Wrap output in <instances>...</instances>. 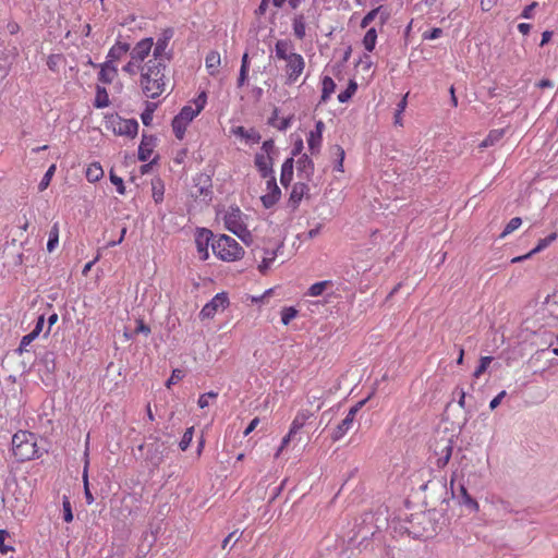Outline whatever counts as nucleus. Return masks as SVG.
<instances>
[{"mask_svg":"<svg viewBox=\"0 0 558 558\" xmlns=\"http://www.w3.org/2000/svg\"><path fill=\"white\" fill-rule=\"evenodd\" d=\"M535 305H526L521 315L523 330L533 329L538 324H548V320H558V293L547 295L539 310L534 312Z\"/></svg>","mask_w":558,"mask_h":558,"instance_id":"nucleus-1","label":"nucleus"},{"mask_svg":"<svg viewBox=\"0 0 558 558\" xmlns=\"http://www.w3.org/2000/svg\"><path fill=\"white\" fill-rule=\"evenodd\" d=\"M165 64L161 61H148L146 71L143 70L141 84L144 94L149 98H156L165 90Z\"/></svg>","mask_w":558,"mask_h":558,"instance_id":"nucleus-2","label":"nucleus"},{"mask_svg":"<svg viewBox=\"0 0 558 558\" xmlns=\"http://www.w3.org/2000/svg\"><path fill=\"white\" fill-rule=\"evenodd\" d=\"M13 454L19 461L37 458V446L34 434L20 430L12 437Z\"/></svg>","mask_w":558,"mask_h":558,"instance_id":"nucleus-3","label":"nucleus"},{"mask_svg":"<svg viewBox=\"0 0 558 558\" xmlns=\"http://www.w3.org/2000/svg\"><path fill=\"white\" fill-rule=\"evenodd\" d=\"M211 250L222 260H235L243 255L242 246L231 236L222 234L211 243Z\"/></svg>","mask_w":558,"mask_h":558,"instance_id":"nucleus-4","label":"nucleus"},{"mask_svg":"<svg viewBox=\"0 0 558 558\" xmlns=\"http://www.w3.org/2000/svg\"><path fill=\"white\" fill-rule=\"evenodd\" d=\"M313 416V413L310 411H301L296 414L294 417L290 430L287 436L283 437L281 441V446L279 447L276 457H278L282 450L286 448V446L290 442L296 439L298 433L304 427L308 418Z\"/></svg>","mask_w":558,"mask_h":558,"instance_id":"nucleus-5","label":"nucleus"},{"mask_svg":"<svg viewBox=\"0 0 558 558\" xmlns=\"http://www.w3.org/2000/svg\"><path fill=\"white\" fill-rule=\"evenodd\" d=\"M197 116L191 106H184L172 120V129L177 138L182 140L187 124Z\"/></svg>","mask_w":558,"mask_h":558,"instance_id":"nucleus-6","label":"nucleus"},{"mask_svg":"<svg viewBox=\"0 0 558 558\" xmlns=\"http://www.w3.org/2000/svg\"><path fill=\"white\" fill-rule=\"evenodd\" d=\"M150 439L153 441L145 445L147 448L146 460H148L154 466H158L163 460L167 447L163 442L159 441L157 437H150ZM138 449H144V445H141Z\"/></svg>","mask_w":558,"mask_h":558,"instance_id":"nucleus-7","label":"nucleus"},{"mask_svg":"<svg viewBox=\"0 0 558 558\" xmlns=\"http://www.w3.org/2000/svg\"><path fill=\"white\" fill-rule=\"evenodd\" d=\"M229 305L226 292L217 293L201 311V318H211L218 311H223Z\"/></svg>","mask_w":558,"mask_h":558,"instance_id":"nucleus-8","label":"nucleus"},{"mask_svg":"<svg viewBox=\"0 0 558 558\" xmlns=\"http://www.w3.org/2000/svg\"><path fill=\"white\" fill-rule=\"evenodd\" d=\"M365 402L366 400L360 401L349 410L347 416L333 430L331 435L332 440H339L348 433V430L352 428L355 415L360 411V409L365 404Z\"/></svg>","mask_w":558,"mask_h":558,"instance_id":"nucleus-9","label":"nucleus"},{"mask_svg":"<svg viewBox=\"0 0 558 558\" xmlns=\"http://www.w3.org/2000/svg\"><path fill=\"white\" fill-rule=\"evenodd\" d=\"M544 324H538L533 329H529L534 336V340L531 342L532 345L545 347V349H549L555 343L558 344V336H555L553 332L548 330H543L542 326Z\"/></svg>","mask_w":558,"mask_h":558,"instance_id":"nucleus-10","label":"nucleus"},{"mask_svg":"<svg viewBox=\"0 0 558 558\" xmlns=\"http://www.w3.org/2000/svg\"><path fill=\"white\" fill-rule=\"evenodd\" d=\"M225 223L228 230L240 238H243V233L246 232V228L242 222V213L239 208H230L225 216Z\"/></svg>","mask_w":558,"mask_h":558,"instance_id":"nucleus-11","label":"nucleus"},{"mask_svg":"<svg viewBox=\"0 0 558 558\" xmlns=\"http://www.w3.org/2000/svg\"><path fill=\"white\" fill-rule=\"evenodd\" d=\"M305 66L304 59L301 54L291 52L287 60V75L289 83H293L302 74Z\"/></svg>","mask_w":558,"mask_h":558,"instance_id":"nucleus-12","label":"nucleus"},{"mask_svg":"<svg viewBox=\"0 0 558 558\" xmlns=\"http://www.w3.org/2000/svg\"><path fill=\"white\" fill-rule=\"evenodd\" d=\"M213 232L208 229H198L195 234V244L202 260H206L208 258V246L213 243Z\"/></svg>","mask_w":558,"mask_h":558,"instance_id":"nucleus-13","label":"nucleus"},{"mask_svg":"<svg viewBox=\"0 0 558 558\" xmlns=\"http://www.w3.org/2000/svg\"><path fill=\"white\" fill-rule=\"evenodd\" d=\"M255 167L257 168L262 178L271 179L274 175V158L272 156L257 153L254 158Z\"/></svg>","mask_w":558,"mask_h":558,"instance_id":"nucleus-14","label":"nucleus"},{"mask_svg":"<svg viewBox=\"0 0 558 558\" xmlns=\"http://www.w3.org/2000/svg\"><path fill=\"white\" fill-rule=\"evenodd\" d=\"M373 517L368 513H366L362 518V525L359 527V530L354 533V535L350 538L351 542H354L356 538L361 537V541L359 542V546L363 545L365 541H367L371 536L375 534V529L372 524Z\"/></svg>","mask_w":558,"mask_h":558,"instance_id":"nucleus-15","label":"nucleus"},{"mask_svg":"<svg viewBox=\"0 0 558 558\" xmlns=\"http://www.w3.org/2000/svg\"><path fill=\"white\" fill-rule=\"evenodd\" d=\"M267 189L269 192L260 197L263 205L266 208L272 207L280 198L281 192L276 183V178L271 177L267 181Z\"/></svg>","mask_w":558,"mask_h":558,"instance_id":"nucleus-16","label":"nucleus"},{"mask_svg":"<svg viewBox=\"0 0 558 558\" xmlns=\"http://www.w3.org/2000/svg\"><path fill=\"white\" fill-rule=\"evenodd\" d=\"M194 182H195V185H194L195 191L192 193L193 196H195V197L204 196V197L210 198V195H211V179H210V177L202 173V174H198L194 179Z\"/></svg>","mask_w":558,"mask_h":558,"instance_id":"nucleus-17","label":"nucleus"},{"mask_svg":"<svg viewBox=\"0 0 558 558\" xmlns=\"http://www.w3.org/2000/svg\"><path fill=\"white\" fill-rule=\"evenodd\" d=\"M154 46L153 38H145L138 41L131 51V59L137 62L143 61L150 52Z\"/></svg>","mask_w":558,"mask_h":558,"instance_id":"nucleus-18","label":"nucleus"},{"mask_svg":"<svg viewBox=\"0 0 558 558\" xmlns=\"http://www.w3.org/2000/svg\"><path fill=\"white\" fill-rule=\"evenodd\" d=\"M156 145V137L154 135L143 134L142 142L138 147V159L146 161L149 159L153 149Z\"/></svg>","mask_w":558,"mask_h":558,"instance_id":"nucleus-19","label":"nucleus"},{"mask_svg":"<svg viewBox=\"0 0 558 558\" xmlns=\"http://www.w3.org/2000/svg\"><path fill=\"white\" fill-rule=\"evenodd\" d=\"M138 131V123L134 119L122 120L118 122L117 126H114V132L119 135H126L130 137H135Z\"/></svg>","mask_w":558,"mask_h":558,"instance_id":"nucleus-20","label":"nucleus"},{"mask_svg":"<svg viewBox=\"0 0 558 558\" xmlns=\"http://www.w3.org/2000/svg\"><path fill=\"white\" fill-rule=\"evenodd\" d=\"M325 128V124L323 121H317L315 125V130L310 132V136L307 138L308 148L312 151V154H315L318 151V148L322 143V134L323 130Z\"/></svg>","mask_w":558,"mask_h":558,"instance_id":"nucleus-21","label":"nucleus"},{"mask_svg":"<svg viewBox=\"0 0 558 558\" xmlns=\"http://www.w3.org/2000/svg\"><path fill=\"white\" fill-rule=\"evenodd\" d=\"M307 184L303 182H298L293 185L290 197H289V206H291L293 209H295L304 195L308 192Z\"/></svg>","mask_w":558,"mask_h":558,"instance_id":"nucleus-22","label":"nucleus"},{"mask_svg":"<svg viewBox=\"0 0 558 558\" xmlns=\"http://www.w3.org/2000/svg\"><path fill=\"white\" fill-rule=\"evenodd\" d=\"M172 35H173V31L167 29L163 32L162 37L158 38V40L155 45V48H154V58H155L154 61H157L158 59H161L165 56L166 49L168 47L169 40L171 39Z\"/></svg>","mask_w":558,"mask_h":558,"instance_id":"nucleus-23","label":"nucleus"},{"mask_svg":"<svg viewBox=\"0 0 558 558\" xmlns=\"http://www.w3.org/2000/svg\"><path fill=\"white\" fill-rule=\"evenodd\" d=\"M296 165H298V171H299L300 175L310 180L314 173L313 160L307 155H303L299 158V160L296 161Z\"/></svg>","mask_w":558,"mask_h":558,"instance_id":"nucleus-24","label":"nucleus"},{"mask_svg":"<svg viewBox=\"0 0 558 558\" xmlns=\"http://www.w3.org/2000/svg\"><path fill=\"white\" fill-rule=\"evenodd\" d=\"M293 163H294V159H293V157H291V158H288L281 167L280 182L283 186H288L290 184V182L292 181Z\"/></svg>","mask_w":558,"mask_h":558,"instance_id":"nucleus-25","label":"nucleus"},{"mask_svg":"<svg viewBox=\"0 0 558 558\" xmlns=\"http://www.w3.org/2000/svg\"><path fill=\"white\" fill-rule=\"evenodd\" d=\"M457 497L460 499V502L465 505L470 510L476 511L478 509L477 501L469 495L463 485L459 486Z\"/></svg>","mask_w":558,"mask_h":558,"instance_id":"nucleus-26","label":"nucleus"},{"mask_svg":"<svg viewBox=\"0 0 558 558\" xmlns=\"http://www.w3.org/2000/svg\"><path fill=\"white\" fill-rule=\"evenodd\" d=\"M117 75V68L106 62L98 74V80L105 84H109Z\"/></svg>","mask_w":558,"mask_h":558,"instance_id":"nucleus-27","label":"nucleus"},{"mask_svg":"<svg viewBox=\"0 0 558 558\" xmlns=\"http://www.w3.org/2000/svg\"><path fill=\"white\" fill-rule=\"evenodd\" d=\"M233 133L253 143H259L262 140L260 134L254 129L246 130L244 126H236L233 129Z\"/></svg>","mask_w":558,"mask_h":558,"instance_id":"nucleus-28","label":"nucleus"},{"mask_svg":"<svg viewBox=\"0 0 558 558\" xmlns=\"http://www.w3.org/2000/svg\"><path fill=\"white\" fill-rule=\"evenodd\" d=\"M130 49V45L125 43H118L116 44L108 53L109 63H111L114 60H119L124 56Z\"/></svg>","mask_w":558,"mask_h":558,"instance_id":"nucleus-29","label":"nucleus"},{"mask_svg":"<svg viewBox=\"0 0 558 558\" xmlns=\"http://www.w3.org/2000/svg\"><path fill=\"white\" fill-rule=\"evenodd\" d=\"M380 13V20H381V23H385L386 20L388 19V13L386 11H383V7H378L372 11H369L362 20V23H361V26L362 27H366L371 22L374 21V19L376 17V15Z\"/></svg>","mask_w":558,"mask_h":558,"instance_id":"nucleus-30","label":"nucleus"},{"mask_svg":"<svg viewBox=\"0 0 558 558\" xmlns=\"http://www.w3.org/2000/svg\"><path fill=\"white\" fill-rule=\"evenodd\" d=\"M335 88H336V84H335L333 80L329 76H325L323 78V89H322L320 101L326 102L329 99L330 95L335 92Z\"/></svg>","mask_w":558,"mask_h":558,"instance_id":"nucleus-31","label":"nucleus"},{"mask_svg":"<svg viewBox=\"0 0 558 558\" xmlns=\"http://www.w3.org/2000/svg\"><path fill=\"white\" fill-rule=\"evenodd\" d=\"M104 175L101 166L97 162L89 165L86 170V178L89 182H97Z\"/></svg>","mask_w":558,"mask_h":558,"instance_id":"nucleus-32","label":"nucleus"},{"mask_svg":"<svg viewBox=\"0 0 558 558\" xmlns=\"http://www.w3.org/2000/svg\"><path fill=\"white\" fill-rule=\"evenodd\" d=\"M505 131L502 129L500 130H492L487 137L481 143L480 147L486 148L489 146H493L495 143L501 140L504 136Z\"/></svg>","mask_w":558,"mask_h":558,"instance_id":"nucleus-33","label":"nucleus"},{"mask_svg":"<svg viewBox=\"0 0 558 558\" xmlns=\"http://www.w3.org/2000/svg\"><path fill=\"white\" fill-rule=\"evenodd\" d=\"M150 332V328L149 326H147L143 320L141 319H137L135 320V327L133 329H131L130 331H125L124 332V336L125 337H131L133 335H141L143 333L145 337H147Z\"/></svg>","mask_w":558,"mask_h":558,"instance_id":"nucleus-34","label":"nucleus"},{"mask_svg":"<svg viewBox=\"0 0 558 558\" xmlns=\"http://www.w3.org/2000/svg\"><path fill=\"white\" fill-rule=\"evenodd\" d=\"M83 484H84V495L86 502L88 505H92L94 502V496L89 489V483H88V461L85 462V466L83 470Z\"/></svg>","mask_w":558,"mask_h":558,"instance_id":"nucleus-35","label":"nucleus"},{"mask_svg":"<svg viewBox=\"0 0 558 558\" xmlns=\"http://www.w3.org/2000/svg\"><path fill=\"white\" fill-rule=\"evenodd\" d=\"M451 454H452V445H451V440L448 439L445 447L441 449L440 457L438 458V461H437V465L440 468L445 466L449 462Z\"/></svg>","mask_w":558,"mask_h":558,"instance_id":"nucleus-36","label":"nucleus"},{"mask_svg":"<svg viewBox=\"0 0 558 558\" xmlns=\"http://www.w3.org/2000/svg\"><path fill=\"white\" fill-rule=\"evenodd\" d=\"M276 255H277V250H272V251L266 250L265 251V255L263 256V260H262V263L258 266V269H259L260 272L265 274L267 271V269H269L271 263L276 258Z\"/></svg>","mask_w":558,"mask_h":558,"instance_id":"nucleus-37","label":"nucleus"},{"mask_svg":"<svg viewBox=\"0 0 558 558\" xmlns=\"http://www.w3.org/2000/svg\"><path fill=\"white\" fill-rule=\"evenodd\" d=\"M94 105L97 108H106L109 105V98L105 87L97 86V93Z\"/></svg>","mask_w":558,"mask_h":558,"instance_id":"nucleus-38","label":"nucleus"},{"mask_svg":"<svg viewBox=\"0 0 558 558\" xmlns=\"http://www.w3.org/2000/svg\"><path fill=\"white\" fill-rule=\"evenodd\" d=\"M377 34L375 28H369L363 39L364 47L367 51H373L376 45Z\"/></svg>","mask_w":558,"mask_h":558,"instance_id":"nucleus-39","label":"nucleus"},{"mask_svg":"<svg viewBox=\"0 0 558 558\" xmlns=\"http://www.w3.org/2000/svg\"><path fill=\"white\" fill-rule=\"evenodd\" d=\"M289 48H290V44L286 40H278L277 44H276V56L279 58V59H282V60H288L289 59V54L291 52H289Z\"/></svg>","mask_w":558,"mask_h":558,"instance_id":"nucleus-40","label":"nucleus"},{"mask_svg":"<svg viewBox=\"0 0 558 558\" xmlns=\"http://www.w3.org/2000/svg\"><path fill=\"white\" fill-rule=\"evenodd\" d=\"M293 31H294V35L299 39H303L305 37V22H304V16L302 14L295 16V19L293 21Z\"/></svg>","mask_w":558,"mask_h":558,"instance_id":"nucleus-41","label":"nucleus"},{"mask_svg":"<svg viewBox=\"0 0 558 558\" xmlns=\"http://www.w3.org/2000/svg\"><path fill=\"white\" fill-rule=\"evenodd\" d=\"M357 89V84L355 81L351 80L349 82V85L348 87L345 88V90L341 92L339 95H338V100L340 102H347L349 99H351V97L354 95V93L356 92Z\"/></svg>","mask_w":558,"mask_h":558,"instance_id":"nucleus-42","label":"nucleus"},{"mask_svg":"<svg viewBox=\"0 0 558 558\" xmlns=\"http://www.w3.org/2000/svg\"><path fill=\"white\" fill-rule=\"evenodd\" d=\"M331 149H332V154L336 156L335 169L337 171L342 172L343 171V160H344V156H345L344 149L339 145H335Z\"/></svg>","mask_w":558,"mask_h":558,"instance_id":"nucleus-43","label":"nucleus"},{"mask_svg":"<svg viewBox=\"0 0 558 558\" xmlns=\"http://www.w3.org/2000/svg\"><path fill=\"white\" fill-rule=\"evenodd\" d=\"M220 64V56L216 51H211L206 57V66L208 70H210V74H214V71L217 70V68Z\"/></svg>","mask_w":558,"mask_h":558,"instance_id":"nucleus-44","label":"nucleus"},{"mask_svg":"<svg viewBox=\"0 0 558 558\" xmlns=\"http://www.w3.org/2000/svg\"><path fill=\"white\" fill-rule=\"evenodd\" d=\"M59 242V227L54 223L49 232V240L47 243V250L52 252Z\"/></svg>","mask_w":558,"mask_h":558,"instance_id":"nucleus-45","label":"nucleus"},{"mask_svg":"<svg viewBox=\"0 0 558 558\" xmlns=\"http://www.w3.org/2000/svg\"><path fill=\"white\" fill-rule=\"evenodd\" d=\"M156 108H157L156 104L146 102V109L144 110V112L141 116L142 122L144 125H146V126L150 125V123L153 121V114H154V111Z\"/></svg>","mask_w":558,"mask_h":558,"instance_id":"nucleus-46","label":"nucleus"},{"mask_svg":"<svg viewBox=\"0 0 558 558\" xmlns=\"http://www.w3.org/2000/svg\"><path fill=\"white\" fill-rule=\"evenodd\" d=\"M54 172H56V165H51L38 184V190L40 192H43L44 190H46L49 186Z\"/></svg>","mask_w":558,"mask_h":558,"instance_id":"nucleus-47","label":"nucleus"},{"mask_svg":"<svg viewBox=\"0 0 558 558\" xmlns=\"http://www.w3.org/2000/svg\"><path fill=\"white\" fill-rule=\"evenodd\" d=\"M557 238V234L550 233L548 236L541 239L537 243V245L531 251V254H536L546 248L551 242H554Z\"/></svg>","mask_w":558,"mask_h":558,"instance_id":"nucleus-48","label":"nucleus"},{"mask_svg":"<svg viewBox=\"0 0 558 558\" xmlns=\"http://www.w3.org/2000/svg\"><path fill=\"white\" fill-rule=\"evenodd\" d=\"M522 223V219L520 217H514L512 218L508 223L507 226L505 227L504 231L501 232L500 234V238H505L507 236L508 234L512 233L513 231H515Z\"/></svg>","mask_w":558,"mask_h":558,"instance_id":"nucleus-49","label":"nucleus"},{"mask_svg":"<svg viewBox=\"0 0 558 558\" xmlns=\"http://www.w3.org/2000/svg\"><path fill=\"white\" fill-rule=\"evenodd\" d=\"M492 361H493L492 356H484V357H482L481 361H480V365L474 371L473 376L475 378H478L482 374H484L487 371V368H488L489 364L492 363Z\"/></svg>","mask_w":558,"mask_h":558,"instance_id":"nucleus-50","label":"nucleus"},{"mask_svg":"<svg viewBox=\"0 0 558 558\" xmlns=\"http://www.w3.org/2000/svg\"><path fill=\"white\" fill-rule=\"evenodd\" d=\"M298 315V311L294 307H284L281 312V322L283 325H288Z\"/></svg>","mask_w":558,"mask_h":558,"instance_id":"nucleus-51","label":"nucleus"},{"mask_svg":"<svg viewBox=\"0 0 558 558\" xmlns=\"http://www.w3.org/2000/svg\"><path fill=\"white\" fill-rule=\"evenodd\" d=\"M330 282L329 281H320V282H316L314 283L313 286H311L310 290H308V293L310 295L312 296H318L320 294H323V292L325 291V289L327 288V286H329Z\"/></svg>","mask_w":558,"mask_h":558,"instance_id":"nucleus-52","label":"nucleus"},{"mask_svg":"<svg viewBox=\"0 0 558 558\" xmlns=\"http://www.w3.org/2000/svg\"><path fill=\"white\" fill-rule=\"evenodd\" d=\"M193 434H194V427H190L185 430V433L183 434V437L179 444L181 450L185 451L189 448V446L193 439Z\"/></svg>","mask_w":558,"mask_h":558,"instance_id":"nucleus-53","label":"nucleus"},{"mask_svg":"<svg viewBox=\"0 0 558 558\" xmlns=\"http://www.w3.org/2000/svg\"><path fill=\"white\" fill-rule=\"evenodd\" d=\"M110 181L112 184H114L117 186V191L119 194H121V195L125 194V186H124L122 178L114 174L112 170L110 171Z\"/></svg>","mask_w":558,"mask_h":558,"instance_id":"nucleus-54","label":"nucleus"},{"mask_svg":"<svg viewBox=\"0 0 558 558\" xmlns=\"http://www.w3.org/2000/svg\"><path fill=\"white\" fill-rule=\"evenodd\" d=\"M62 506H63V519H64V521L65 522H71L73 520V513H72L70 500L65 496L63 497Z\"/></svg>","mask_w":558,"mask_h":558,"instance_id":"nucleus-55","label":"nucleus"},{"mask_svg":"<svg viewBox=\"0 0 558 558\" xmlns=\"http://www.w3.org/2000/svg\"><path fill=\"white\" fill-rule=\"evenodd\" d=\"M184 375H185V374H184V372H183L182 369L174 368V369L172 371V374H171L170 378L167 380L166 386H167L168 388H170V387H171V385H173V384H175V383L180 381V380L184 377Z\"/></svg>","mask_w":558,"mask_h":558,"instance_id":"nucleus-56","label":"nucleus"},{"mask_svg":"<svg viewBox=\"0 0 558 558\" xmlns=\"http://www.w3.org/2000/svg\"><path fill=\"white\" fill-rule=\"evenodd\" d=\"M218 393L217 392H214V391H209L207 393H204L199 398H198V405L199 408H206L208 407L209 404V399L210 398H217Z\"/></svg>","mask_w":558,"mask_h":558,"instance_id":"nucleus-57","label":"nucleus"},{"mask_svg":"<svg viewBox=\"0 0 558 558\" xmlns=\"http://www.w3.org/2000/svg\"><path fill=\"white\" fill-rule=\"evenodd\" d=\"M9 536V533L5 530H0V551L2 554H7L12 549L11 546L5 544V538Z\"/></svg>","mask_w":558,"mask_h":558,"instance_id":"nucleus-58","label":"nucleus"},{"mask_svg":"<svg viewBox=\"0 0 558 558\" xmlns=\"http://www.w3.org/2000/svg\"><path fill=\"white\" fill-rule=\"evenodd\" d=\"M260 153H264L265 155L272 156V154L276 153V147H275L274 141L272 140L265 141L263 143L262 151Z\"/></svg>","mask_w":558,"mask_h":558,"instance_id":"nucleus-59","label":"nucleus"},{"mask_svg":"<svg viewBox=\"0 0 558 558\" xmlns=\"http://www.w3.org/2000/svg\"><path fill=\"white\" fill-rule=\"evenodd\" d=\"M207 100V95L205 92H202L197 98L194 100V104L196 106V109L194 111H197V114L202 111Z\"/></svg>","mask_w":558,"mask_h":558,"instance_id":"nucleus-60","label":"nucleus"},{"mask_svg":"<svg viewBox=\"0 0 558 558\" xmlns=\"http://www.w3.org/2000/svg\"><path fill=\"white\" fill-rule=\"evenodd\" d=\"M44 324H45V317H44V315H40V316L37 318V323H36L35 328L33 329V331H32V332H29V335L33 337V339H35L36 337H38V335L41 332L43 327H44Z\"/></svg>","mask_w":558,"mask_h":558,"instance_id":"nucleus-61","label":"nucleus"},{"mask_svg":"<svg viewBox=\"0 0 558 558\" xmlns=\"http://www.w3.org/2000/svg\"><path fill=\"white\" fill-rule=\"evenodd\" d=\"M44 324H45V317H44V315H40V316L37 318V323H36L35 328L33 329V331H32V332H29V335L33 337V339H35L36 337H38V335L41 332L43 327H44Z\"/></svg>","mask_w":558,"mask_h":558,"instance_id":"nucleus-62","label":"nucleus"},{"mask_svg":"<svg viewBox=\"0 0 558 558\" xmlns=\"http://www.w3.org/2000/svg\"><path fill=\"white\" fill-rule=\"evenodd\" d=\"M44 324H45V317H44V315H40V316L37 318V323H36L35 328L33 329V331H32V332H29V335L33 337V339H35L36 337H38V335L41 332L43 327H44Z\"/></svg>","mask_w":558,"mask_h":558,"instance_id":"nucleus-63","label":"nucleus"},{"mask_svg":"<svg viewBox=\"0 0 558 558\" xmlns=\"http://www.w3.org/2000/svg\"><path fill=\"white\" fill-rule=\"evenodd\" d=\"M44 324H45V317H44V315H40V316L37 318V323H36L35 328L33 329V331H32V332H29V335L33 337V339H35L36 337H38V335L41 332L43 327H44Z\"/></svg>","mask_w":558,"mask_h":558,"instance_id":"nucleus-64","label":"nucleus"}]
</instances>
